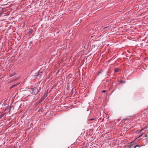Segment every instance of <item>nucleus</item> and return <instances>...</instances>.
<instances>
[{"label": "nucleus", "instance_id": "22", "mask_svg": "<svg viewBox=\"0 0 148 148\" xmlns=\"http://www.w3.org/2000/svg\"><path fill=\"white\" fill-rule=\"evenodd\" d=\"M143 134H144V133H142V134L140 135V136H142L143 135Z\"/></svg>", "mask_w": 148, "mask_h": 148}, {"label": "nucleus", "instance_id": "16", "mask_svg": "<svg viewBox=\"0 0 148 148\" xmlns=\"http://www.w3.org/2000/svg\"><path fill=\"white\" fill-rule=\"evenodd\" d=\"M132 145H129L128 146L130 148H131L132 147Z\"/></svg>", "mask_w": 148, "mask_h": 148}, {"label": "nucleus", "instance_id": "12", "mask_svg": "<svg viewBox=\"0 0 148 148\" xmlns=\"http://www.w3.org/2000/svg\"><path fill=\"white\" fill-rule=\"evenodd\" d=\"M42 101V100L40 99L37 102V103H39Z\"/></svg>", "mask_w": 148, "mask_h": 148}, {"label": "nucleus", "instance_id": "23", "mask_svg": "<svg viewBox=\"0 0 148 148\" xmlns=\"http://www.w3.org/2000/svg\"><path fill=\"white\" fill-rule=\"evenodd\" d=\"M144 129H143L141 130V131H142V130H144Z\"/></svg>", "mask_w": 148, "mask_h": 148}, {"label": "nucleus", "instance_id": "20", "mask_svg": "<svg viewBox=\"0 0 148 148\" xmlns=\"http://www.w3.org/2000/svg\"><path fill=\"white\" fill-rule=\"evenodd\" d=\"M101 71H99L98 74L100 73L101 72Z\"/></svg>", "mask_w": 148, "mask_h": 148}, {"label": "nucleus", "instance_id": "7", "mask_svg": "<svg viewBox=\"0 0 148 148\" xmlns=\"http://www.w3.org/2000/svg\"><path fill=\"white\" fill-rule=\"evenodd\" d=\"M14 107L13 106H10L9 112L10 111L11 109L14 110Z\"/></svg>", "mask_w": 148, "mask_h": 148}, {"label": "nucleus", "instance_id": "14", "mask_svg": "<svg viewBox=\"0 0 148 148\" xmlns=\"http://www.w3.org/2000/svg\"><path fill=\"white\" fill-rule=\"evenodd\" d=\"M5 114H4L0 115V119Z\"/></svg>", "mask_w": 148, "mask_h": 148}, {"label": "nucleus", "instance_id": "21", "mask_svg": "<svg viewBox=\"0 0 148 148\" xmlns=\"http://www.w3.org/2000/svg\"><path fill=\"white\" fill-rule=\"evenodd\" d=\"M94 120V119H90V121H92V120Z\"/></svg>", "mask_w": 148, "mask_h": 148}, {"label": "nucleus", "instance_id": "19", "mask_svg": "<svg viewBox=\"0 0 148 148\" xmlns=\"http://www.w3.org/2000/svg\"><path fill=\"white\" fill-rule=\"evenodd\" d=\"M4 1V0H0V2H1V1Z\"/></svg>", "mask_w": 148, "mask_h": 148}, {"label": "nucleus", "instance_id": "18", "mask_svg": "<svg viewBox=\"0 0 148 148\" xmlns=\"http://www.w3.org/2000/svg\"><path fill=\"white\" fill-rule=\"evenodd\" d=\"M8 106L6 107L5 108V110H6L7 109H8Z\"/></svg>", "mask_w": 148, "mask_h": 148}, {"label": "nucleus", "instance_id": "11", "mask_svg": "<svg viewBox=\"0 0 148 148\" xmlns=\"http://www.w3.org/2000/svg\"><path fill=\"white\" fill-rule=\"evenodd\" d=\"M83 45V46H83V47H84V49H85L86 50L87 49V48H88V47H87V46H84V44Z\"/></svg>", "mask_w": 148, "mask_h": 148}, {"label": "nucleus", "instance_id": "10", "mask_svg": "<svg viewBox=\"0 0 148 148\" xmlns=\"http://www.w3.org/2000/svg\"><path fill=\"white\" fill-rule=\"evenodd\" d=\"M115 72H117L118 71V69L117 68H115L114 69Z\"/></svg>", "mask_w": 148, "mask_h": 148}, {"label": "nucleus", "instance_id": "13", "mask_svg": "<svg viewBox=\"0 0 148 148\" xmlns=\"http://www.w3.org/2000/svg\"><path fill=\"white\" fill-rule=\"evenodd\" d=\"M104 29H105L106 30H108V29H109V27H104Z\"/></svg>", "mask_w": 148, "mask_h": 148}, {"label": "nucleus", "instance_id": "1", "mask_svg": "<svg viewBox=\"0 0 148 148\" xmlns=\"http://www.w3.org/2000/svg\"><path fill=\"white\" fill-rule=\"evenodd\" d=\"M29 89L31 90L30 92L33 95L36 96L38 94L37 91V87L35 86L33 88H29Z\"/></svg>", "mask_w": 148, "mask_h": 148}, {"label": "nucleus", "instance_id": "8", "mask_svg": "<svg viewBox=\"0 0 148 148\" xmlns=\"http://www.w3.org/2000/svg\"><path fill=\"white\" fill-rule=\"evenodd\" d=\"M15 75V73H13L12 74H10L9 75V76H10V77H13Z\"/></svg>", "mask_w": 148, "mask_h": 148}, {"label": "nucleus", "instance_id": "15", "mask_svg": "<svg viewBox=\"0 0 148 148\" xmlns=\"http://www.w3.org/2000/svg\"><path fill=\"white\" fill-rule=\"evenodd\" d=\"M139 146V145H136L134 147V148H136L137 147H138Z\"/></svg>", "mask_w": 148, "mask_h": 148}, {"label": "nucleus", "instance_id": "6", "mask_svg": "<svg viewBox=\"0 0 148 148\" xmlns=\"http://www.w3.org/2000/svg\"><path fill=\"white\" fill-rule=\"evenodd\" d=\"M19 84V83H18L16 84L13 85H12L11 86L10 88H13V87H14L15 86L18 85Z\"/></svg>", "mask_w": 148, "mask_h": 148}, {"label": "nucleus", "instance_id": "4", "mask_svg": "<svg viewBox=\"0 0 148 148\" xmlns=\"http://www.w3.org/2000/svg\"><path fill=\"white\" fill-rule=\"evenodd\" d=\"M33 32V30L32 29H29V31L28 32V35L30 36V35L32 34Z\"/></svg>", "mask_w": 148, "mask_h": 148}, {"label": "nucleus", "instance_id": "5", "mask_svg": "<svg viewBox=\"0 0 148 148\" xmlns=\"http://www.w3.org/2000/svg\"><path fill=\"white\" fill-rule=\"evenodd\" d=\"M41 87H37V93L38 94L40 91L41 90Z\"/></svg>", "mask_w": 148, "mask_h": 148}, {"label": "nucleus", "instance_id": "9", "mask_svg": "<svg viewBox=\"0 0 148 148\" xmlns=\"http://www.w3.org/2000/svg\"><path fill=\"white\" fill-rule=\"evenodd\" d=\"M120 83H121V84H123V83H125V81H124V80H121L120 81Z\"/></svg>", "mask_w": 148, "mask_h": 148}, {"label": "nucleus", "instance_id": "17", "mask_svg": "<svg viewBox=\"0 0 148 148\" xmlns=\"http://www.w3.org/2000/svg\"><path fill=\"white\" fill-rule=\"evenodd\" d=\"M106 92V91L105 90H103L102 91V92H104V93Z\"/></svg>", "mask_w": 148, "mask_h": 148}, {"label": "nucleus", "instance_id": "3", "mask_svg": "<svg viewBox=\"0 0 148 148\" xmlns=\"http://www.w3.org/2000/svg\"><path fill=\"white\" fill-rule=\"evenodd\" d=\"M47 92H45L44 93L43 96L40 99L43 101L45 98L47 97Z\"/></svg>", "mask_w": 148, "mask_h": 148}, {"label": "nucleus", "instance_id": "2", "mask_svg": "<svg viewBox=\"0 0 148 148\" xmlns=\"http://www.w3.org/2000/svg\"><path fill=\"white\" fill-rule=\"evenodd\" d=\"M33 73V77L35 79L39 75V72L38 71H36V70H33L31 72V73Z\"/></svg>", "mask_w": 148, "mask_h": 148}]
</instances>
